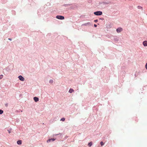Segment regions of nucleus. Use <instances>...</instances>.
Listing matches in <instances>:
<instances>
[{
  "mask_svg": "<svg viewBox=\"0 0 147 147\" xmlns=\"http://www.w3.org/2000/svg\"><path fill=\"white\" fill-rule=\"evenodd\" d=\"M94 14L97 16L100 15L102 14V12L100 11H97L94 13Z\"/></svg>",
  "mask_w": 147,
  "mask_h": 147,
  "instance_id": "f257e3e1",
  "label": "nucleus"
},
{
  "mask_svg": "<svg viewBox=\"0 0 147 147\" xmlns=\"http://www.w3.org/2000/svg\"><path fill=\"white\" fill-rule=\"evenodd\" d=\"M18 78L22 81H24V78L21 76H18Z\"/></svg>",
  "mask_w": 147,
  "mask_h": 147,
  "instance_id": "f03ea898",
  "label": "nucleus"
},
{
  "mask_svg": "<svg viewBox=\"0 0 147 147\" xmlns=\"http://www.w3.org/2000/svg\"><path fill=\"white\" fill-rule=\"evenodd\" d=\"M34 100L35 102H37L39 100V98L38 97H34Z\"/></svg>",
  "mask_w": 147,
  "mask_h": 147,
  "instance_id": "7ed1b4c3",
  "label": "nucleus"
},
{
  "mask_svg": "<svg viewBox=\"0 0 147 147\" xmlns=\"http://www.w3.org/2000/svg\"><path fill=\"white\" fill-rule=\"evenodd\" d=\"M56 18L58 19V18H64V17L62 16H56Z\"/></svg>",
  "mask_w": 147,
  "mask_h": 147,
  "instance_id": "20e7f679",
  "label": "nucleus"
},
{
  "mask_svg": "<svg viewBox=\"0 0 147 147\" xmlns=\"http://www.w3.org/2000/svg\"><path fill=\"white\" fill-rule=\"evenodd\" d=\"M17 143V144H18L21 145L22 143V141H21V140H19L18 141Z\"/></svg>",
  "mask_w": 147,
  "mask_h": 147,
  "instance_id": "39448f33",
  "label": "nucleus"
},
{
  "mask_svg": "<svg viewBox=\"0 0 147 147\" xmlns=\"http://www.w3.org/2000/svg\"><path fill=\"white\" fill-rule=\"evenodd\" d=\"M74 90H73L72 88H70L69 89V92L70 93H71L73 92Z\"/></svg>",
  "mask_w": 147,
  "mask_h": 147,
  "instance_id": "423d86ee",
  "label": "nucleus"
},
{
  "mask_svg": "<svg viewBox=\"0 0 147 147\" xmlns=\"http://www.w3.org/2000/svg\"><path fill=\"white\" fill-rule=\"evenodd\" d=\"M52 140V141H54L55 140V139L53 138V139H49V140H48L47 141V143H48V142H50V140Z\"/></svg>",
  "mask_w": 147,
  "mask_h": 147,
  "instance_id": "0eeeda50",
  "label": "nucleus"
},
{
  "mask_svg": "<svg viewBox=\"0 0 147 147\" xmlns=\"http://www.w3.org/2000/svg\"><path fill=\"white\" fill-rule=\"evenodd\" d=\"M53 80H51L49 81V83H50V84H52L53 83Z\"/></svg>",
  "mask_w": 147,
  "mask_h": 147,
  "instance_id": "6e6552de",
  "label": "nucleus"
},
{
  "mask_svg": "<svg viewBox=\"0 0 147 147\" xmlns=\"http://www.w3.org/2000/svg\"><path fill=\"white\" fill-rule=\"evenodd\" d=\"M88 146L89 147H90L92 146V142H90L88 144Z\"/></svg>",
  "mask_w": 147,
  "mask_h": 147,
  "instance_id": "1a4fd4ad",
  "label": "nucleus"
},
{
  "mask_svg": "<svg viewBox=\"0 0 147 147\" xmlns=\"http://www.w3.org/2000/svg\"><path fill=\"white\" fill-rule=\"evenodd\" d=\"M3 113V111L2 110L0 109V114H2Z\"/></svg>",
  "mask_w": 147,
  "mask_h": 147,
  "instance_id": "9d476101",
  "label": "nucleus"
},
{
  "mask_svg": "<svg viewBox=\"0 0 147 147\" xmlns=\"http://www.w3.org/2000/svg\"><path fill=\"white\" fill-rule=\"evenodd\" d=\"M3 77V76L2 75H0V79H1Z\"/></svg>",
  "mask_w": 147,
  "mask_h": 147,
  "instance_id": "9b49d317",
  "label": "nucleus"
},
{
  "mask_svg": "<svg viewBox=\"0 0 147 147\" xmlns=\"http://www.w3.org/2000/svg\"><path fill=\"white\" fill-rule=\"evenodd\" d=\"M61 120L62 121H64L65 120V118H63L61 119Z\"/></svg>",
  "mask_w": 147,
  "mask_h": 147,
  "instance_id": "f8f14e48",
  "label": "nucleus"
},
{
  "mask_svg": "<svg viewBox=\"0 0 147 147\" xmlns=\"http://www.w3.org/2000/svg\"><path fill=\"white\" fill-rule=\"evenodd\" d=\"M7 131H8V133H9V134L10 133V130H7Z\"/></svg>",
  "mask_w": 147,
  "mask_h": 147,
  "instance_id": "ddd939ff",
  "label": "nucleus"
},
{
  "mask_svg": "<svg viewBox=\"0 0 147 147\" xmlns=\"http://www.w3.org/2000/svg\"><path fill=\"white\" fill-rule=\"evenodd\" d=\"M8 40H11V38H8Z\"/></svg>",
  "mask_w": 147,
  "mask_h": 147,
  "instance_id": "4468645a",
  "label": "nucleus"
},
{
  "mask_svg": "<svg viewBox=\"0 0 147 147\" xmlns=\"http://www.w3.org/2000/svg\"><path fill=\"white\" fill-rule=\"evenodd\" d=\"M138 7H139V8H140V7H141L140 6H138Z\"/></svg>",
  "mask_w": 147,
  "mask_h": 147,
  "instance_id": "2eb2a0df",
  "label": "nucleus"
}]
</instances>
